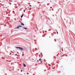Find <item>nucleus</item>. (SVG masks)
<instances>
[{"label": "nucleus", "mask_w": 75, "mask_h": 75, "mask_svg": "<svg viewBox=\"0 0 75 75\" xmlns=\"http://www.w3.org/2000/svg\"><path fill=\"white\" fill-rule=\"evenodd\" d=\"M21 25H24V23H23L21 22Z\"/></svg>", "instance_id": "obj_3"}, {"label": "nucleus", "mask_w": 75, "mask_h": 75, "mask_svg": "<svg viewBox=\"0 0 75 75\" xmlns=\"http://www.w3.org/2000/svg\"><path fill=\"white\" fill-rule=\"evenodd\" d=\"M57 34H58V32L57 31Z\"/></svg>", "instance_id": "obj_9"}, {"label": "nucleus", "mask_w": 75, "mask_h": 75, "mask_svg": "<svg viewBox=\"0 0 75 75\" xmlns=\"http://www.w3.org/2000/svg\"><path fill=\"white\" fill-rule=\"evenodd\" d=\"M40 62H41V63H42V61H40Z\"/></svg>", "instance_id": "obj_10"}, {"label": "nucleus", "mask_w": 75, "mask_h": 75, "mask_svg": "<svg viewBox=\"0 0 75 75\" xmlns=\"http://www.w3.org/2000/svg\"><path fill=\"white\" fill-rule=\"evenodd\" d=\"M23 66L24 67H26V65H25L24 63H23Z\"/></svg>", "instance_id": "obj_4"}, {"label": "nucleus", "mask_w": 75, "mask_h": 75, "mask_svg": "<svg viewBox=\"0 0 75 75\" xmlns=\"http://www.w3.org/2000/svg\"><path fill=\"white\" fill-rule=\"evenodd\" d=\"M23 16H24V14H23L21 16V18H22L23 17Z\"/></svg>", "instance_id": "obj_5"}, {"label": "nucleus", "mask_w": 75, "mask_h": 75, "mask_svg": "<svg viewBox=\"0 0 75 75\" xmlns=\"http://www.w3.org/2000/svg\"><path fill=\"white\" fill-rule=\"evenodd\" d=\"M19 29V27H18H18H17L16 28H15V29Z\"/></svg>", "instance_id": "obj_2"}, {"label": "nucleus", "mask_w": 75, "mask_h": 75, "mask_svg": "<svg viewBox=\"0 0 75 75\" xmlns=\"http://www.w3.org/2000/svg\"><path fill=\"white\" fill-rule=\"evenodd\" d=\"M23 28H24V29H27V28H25V27H23Z\"/></svg>", "instance_id": "obj_6"}, {"label": "nucleus", "mask_w": 75, "mask_h": 75, "mask_svg": "<svg viewBox=\"0 0 75 75\" xmlns=\"http://www.w3.org/2000/svg\"><path fill=\"white\" fill-rule=\"evenodd\" d=\"M41 59L40 58L39 59V61H41Z\"/></svg>", "instance_id": "obj_8"}, {"label": "nucleus", "mask_w": 75, "mask_h": 75, "mask_svg": "<svg viewBox=\"0 0 75 75\" xmlns=\"http://www.w3.org/2000/svg\"><path fill=\"white\" fill-rule=\"evenodd\" d=\"M19 27H22V25H19V26H18Z\"/></svg>", "instance_id": "obj_7"}, {"label": "nucleus", "mask_w": 75, "mask_h": 75, "mask_svg": "<svg viewBox=\"0 0 75 75\" xmlns=\"http://www.w3.org/2000/svg\"><path fill=\"white\" fill-rule=\"evenodd\" d=\"M29 6H31V5H30Z\"/></svg>", "instance_id": "obj_11"}, {"label": "nucleus", "mask_w": 75, "mask_h": 75, "mask_svg": "<svg viewBox=\"0 0 75 75\" xmlns=\"http://www.w3.org/2000/svg\"><path fill=\"white\" fill-rule=\"evenodd\" d=\"M16 49H18V48H19L20 50H23V48L20 47H16Z\"/></svg>", "instance_id": "obj_1"}]
</instances>
